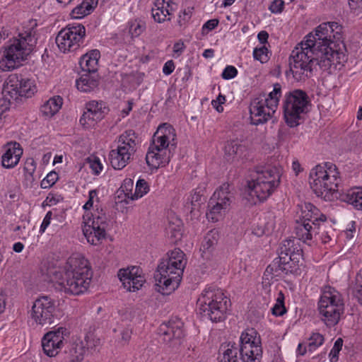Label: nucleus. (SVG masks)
I'll return each mask as SVG.
<instances>
[{"instance_id":"nucleus-52","label":"nucleus","mask_w":362,"mask_h":362,"mask_svg":"<svg viewBox=\"0 0 362 362\" xmlns=\"http://www.w3.org/2000/svg\"><path fill=\"white\" fill-rule=\"evenodd\" d=\"M134 187V182L130 178H127L123 181L121 186L122 192L124 193L125 197L132 200L134 193L132 192Z\"/></svg>"},{"instance_id":"nucleus-19","label":"nucleus","mask_w":362,"mask_h":362,"mask_svg":"<svg viewBox=\"0 0 362 362\" xmlns=\"http://www.w3.org/2000/svg\"><path fill=\"white\" fill-rule=\"evenodd\" d=\"M269 182H262L256 178L247 182V199L252 204L265 201L269 197L277 187L269 184Z\"/></svg>"},{"instance_id":"nucleus-10","label":"nucleus","mask_w":362,"mask_h":362,"mask_svg":"<svg viewBox=\"0 0 362 362\" xmlns=\"http://www.w3.org/2000/svg\"><path fill=\"white\" fill-rule=\"evenodd\" d=\"M310 105V98L305 90L293 89L286 92L282 98V110L286 124L290 127L299 125Z\"/></svg>"},{"instance_id":"nucleus-47","label":"nucleus","mask_w":362,"mask_h":362,"mask_svg":"<svg viewBox=\"0 0 362 362\" xmlns=\"http://www.w3.org/2000/svg\"><path fill=\"white\" fill-rule=\"evenodd\" d=\"M13 95L4 94V86L3 87L1 97L0 98V116L2 117L4 112L9 110L12 100H16V98L12 97Z\"/></svg>"},{"instance_id":"nucleus-6","label":"nucleus","mask_w":362,"mask_h":362,"mask_svg":"<svg viewBox=\"0 0 362 362\" xmlns=\"http://www.w3.org/2000/svg\"><path fill=\"white\" fill-rule=\"evenodd\" d=\"M175 129L172 125L163 123L158 126L146 155L147 165L151 169L167 165L175 150L176 142Z\"/></svg>"},{"instance_id":"nucleus-64","label":"nucleus","mask_w":362,"mask_h":362,"mask_svg":"<svg viewBox=\"0 0 362 362\" xmlns=\"http://www.w3.org/2000/svg\"><path fill=\"white\" fill-rule=\"evenodd\" d=\"M132 334V331L131 328H124L121 332L122 340L127 343L130 339Z\"/></svg>"},{"instance_id":"nucleus-14","label":"nucleus","mask_w":362,"mask_h":362,"mask_svg":"<svg viewBox=\"0 0 362 362\" xmlns=\"http://www.w3.org/2000/svg\"><path fill=\"white\" fill-rule=\"evenodd\" d=\"M86 28L80 23H72L60 30L56 37V43L64 53L78 49L83 43Z\"/></svg>"},{"instance_id":"nucleus-13","label":"nucleus","mask_w":362,"mask_h":362,"mask_svg":"<svg viewBox=\"0 0 362 362\" xmlns=\"http://www.w3.org/2000/svg\"><path fill=\"white\" fill-rule=\"evenodd\" d=\"M117 146L109 153V160L115 170L123 169L133 158L136 151L137 136L134 131L129 129L122 134L117 141Z\"/></svg>"},{"instance_id":"nucleus-51","label":"nucleus","mask_w":362,"mask_h":362,"mask_svg":"<svg viewBox=\"0 0 362 362\" xmlns=\"http://www.w3.org/2000/svg\"><path fill=\"white\" fill-rule=\"evenodd\" d=\"M343 346V340L341 338H338L329 352V357L331 362H337L339 359V353L341 350Z\"/></svg>"},{"instance_id":"nucleus-30","label":"nucleus","mask_w":362,"mask_h":362,"mask_svg":"<svg viewBox=\"0 0 362 362\" xmlns=\"http://www.w3.org/2000/svg\"><path fill=\"white\" fill-rule=\"evenodd\" d=\"M98 4V0H82L74 8L70 16L72 18L81 19L90 14Z\"/></svg>"},{"instance_id":"nucleus-44","label":"nucleus","mask_w":362,"mask_h":362,"mask_svg":"<svg viewBox=\"0 0 362 362\" xmlns=\"http://www.w3.org/2000/svg\"><path fill=\"white\" fill-rule=\"evenodd\" d=\"M149 189L150 187L148 182L144 179H139L136 183L132 200L141 198L149 192Z\"/></svg>"},{"instance_id":"nucleus-56","label":"nucleus","mask_w":362,"mask_h":362,"mask_svg":"<svg viewBox=\"0 0 362 362\" xmlns=\"http://www.w3.org/2000/svg\"><path fill=\"white\" fill-rule=\"evenodd\" d=\"M36 170V163L33 158H28L23 168V173H34Z\"/></svg>"},{"instance_id":"nucleus-20","label":"nucleus","mask_w":362,"mask_h":362,"mask_svg":"<svg viewBox=\"0 0 362 362\" xmlns=\"http://www.w3.org/2000/svg\"><path fill=\"white\" fill-rule=\"evenodd\" d=\"M141 269L136 267L119 270L118 278L127 291L134 292L142 287L146 280L141 274Z\"/></svg>"},{"instance_id":"nucleus-9","label":"nucleus","mask_w":362,"mask_h":362,"mask_svg":"<svg viewBox=\"0 0 362 362\" xmlns=\"http://www.w3.org/2000/svg\"><path fill=\"white\" fill-rule=\"evenodd\" d=\"M344 308L342 294L334 287L325 286L317 302V310L320 320L327 327H333L340 321Z\"/></svg>"},{"instance_id":"nucleus-36","label":"nucleus","mask_w":362,"mask_h":362,"mask_svg":"<svg viewBox=\"0 0 362 362\" xmlns=\"http://www.w3.org/2000/svg\"><path fill=\"white\" fill-rule=\"evenodd\" d=\"M300 255H293V257H284L283 262L284 263V268L286 275L289 274H298L300 272Z\"/></svg>"},{"instance_id":"nucleus-58","label":"nucleus","mask_w":362,"mask_h":362,"mask_svg":"<svg viewBox=\"0 0 362 362\" xmlns=\"http://www.w3.org/2000/svg\"><path fill=\"white\" fill-rule=\"evenodd\" d=\"M52 211H48L45 216L43 218V221L41 223V226L40 227V230L39 232L42 234L43 233H45V230L47 229V228L49 226L50 224V222H51V219H52Z\"/></svg>"},{"instance_id":"nucleus-8","label":"nucleus","mask_w":362,"mask_h":362,"mask_svg":"<svg viewBox=\"0 0 362 362\" xmlns=\"http://www.w3.org/2000/svg\"><path fill=\"white\" fill-rule=\"evenodd\" d=\"M230 300L223 291L216 286L206 288L197 300V305L203 317L213 322L224 320Z\"/></svg>"},{"instance_id":"nucleus-27","label":"nucleus","mask_w":362,"mask_h":362,"mask_svg":"<svg viewBox=\"0 0 362 362\" xmlns=\"http://www.w3.org/2000/svg\"><path fill=\"white\" fill-rule=\"evenodd\" d=\"M100 57V52L98 49H92L83 54L79 61V65L82 71L86 73L96 72Z\"/></svg>"},{"instance_id":"nucleus-16","label":"nucleus","mask_w":362,"mask_h":362,"mask_svg":"<svg viewBox=\"0 0 362 362\" xmlns=\"http://www.w3.org/2000/svg\"><path fill=\"white\" fill-rule=\"evenodd\" d=\"M69 334V332L64 327L47 332L41 341L44 354L49 358L57 356L64 346L65 337Z\"/></svg>"},{"instance_id":"nucleus-41","label":"nucleus","mask_w":362,"mask_h":362,"mask_svg":"<svg viewBox=\"0 0 362 362\" xmlns=\"http://www.w3.org/2000/svg\"><path fill=\"white\" fill-rule=\"evenodd\" d=\"M87 354H92L96 351L101 345L100 339L98 338L93 332H88L86 334L83 340Z\"/></svg>"},{"instance_id":"nucleus-2","label":"nucleus","mask_w":362,"mask_h":362,"mask_svg":"<svg viewBox=\"0 0 362 362\" xmlns=\"http://www.w3.org/2000/svg\"><path fill=\"white\" fill-rule=\"evenodd\" d=\"M37 23L30 19L23 25L17 36L10 39L0 48V70L13 71L21 67L36 46Z\"/></svg>"},{"instance_id":"nucleus-49","label":"nucleus","mask_w":362,"mask_h":362,"mask_svg":"<svg viewBox=\"0 0 362 362\" xmlns=\"http://www.w3.org/2000/svg\"><path fill=\"white\" fill-rule=\"evenodd\" d=\"M59 179V175L55 171L49 172L41 181L40 187L42 189H48L52 187Z\"/></svg>"},{"instance_id":"nucleus-60","label":"nucleus","mask_w":362,"mask_h":362,"mask_svg":"<svg viewBox=\"0 0 362 362\" xmlns=\"http://www.w3.org/2000/svg\"><path fill=\"white\" fill-rule=\"evenodd\" d=\"M218 20L216 18L207 21L202 26V30H206L208 32L215 29L218 25Z\"/></svg>"},{"instance_id":"nucleus-54","label":"nucleus","mask_w":362,"mask_h":362,"mask_svg":"<svg viewBox=\"0 0 362 362\" xmlns=\"http://www.w3.org/2000/svg\"><path fill=\"white\" fill-rule=\"evenodd\" d=\"M95 199L97 200L98 199V191L96 189H91L88 193V199L83 206V209L86 211V212H88V211L93 206Z\"/></svg>"},{"instance_id":"nucleus-42","label":"nucleus","mask_w":362,"mask_h":362,"mask_svg":"<svg viewBox=\"0 0 362 362\" xmlns=\"http://www.w3.org/2000/svg\"><path fill=\"white\" fill-rule=\"evenodd\" d=\"M285 296L282 291L278 292L276 303L272 308V313L276 316L280 317L286 313V309L284 305Z\"/></svg>"},{"instance_id":"nucleus-24","label":"nucleus","mask_w":362,"mask_h":362,"mask_svg":"<svg viewBox=\"0 0 362 362\" xmlns=\"http://www.w3.org/2000/svg\"><path fill=\"white\" fill-rule=\"evenodd\" d=\"M174 6L171 0H155L151 8L153 18L159 23L170 21L175 11Z\"/></svg>"},{"instance_id":"nucleus-23","label":"nucleus","mask_w":362,"mask_h":362,"mask_svg":"<svg viewBox=\"0 0 362 362\" xmlns=\"http://www.w3.org/2000/svg\"><path fill=\"white\" fill-rule=\"evenodd\" d=\"M5 152L1 156L2 166L6 169L16 167L23 155V148L20 144L14 141L7 143L4 146Z\"/></svg>"},{"instance_id":"nucleus-48","label":"nucleus","mask_w":362,"mask_h":362,"mask_svg":"<svg viewBox=\"0 0 362 362\" xmlns=\"http://www.w3.org/2000/svg\"><path fill=\"white\" fill-rule=\"evenodd\" d=\"M202 197L203 194L201 193V190L196 189L193 194L190 195V197L187 199L186 206L189 208L188 205L190 204L191 211L197 209L199 207Z\"/></svg>"},{"instance_id":"nucleus-34","label":"nucleus","mask_w":362,"mask_h":362,"mask_svg":"<svg viewBox=\"0 0 362 362\" xmlns=\"http://www.w3.org/2000/svg\"><path fill=\"white\" fill-rule=\"evenodd\" d=\"M284 264L283 257L279 255V257H276L272 263L267 266L264 272V276H269L272 279L286 275L285 270H284V268L285 267ZM267 278L269 279V277Z\"/></svg>"},{"instance_id":"nucleus-59","label":"nucleus","mask_w":362,"mask_h":362,"mask_svg":"<svg viewBox=\"0 0 362 362\" xmlns=\"http://www.w3.org/2000/svg\"><path fill=\"white\" fill-rule=\"evenodd\" d=\"M193 9L194 8L192 7H188L187 8L184 9L182 13L179 16V23H182V22L185 23L188 21L192 16Z\"/></svg>"},{"instance_id":"nucleus-22","label":"nucleus","mask_w":362,"mask_h":362,"mask_svg":"<svg viewBox=\"0 0 362 362\" xmlns=\"http://www.w3.org/2000/svg\"><path fill=\"white\" fill-rule=\"evenodd\" d=\"M183 326L184 324L180 320H173L168 323H162L158 333L164 342L169 343L173 340H179L185 336Z\"/></svg>"},{"instance_id":"nucleus-53","label":"nucleus","mask_w":362,"mask_h":362,"mask_svg":"<svg viewBox=\"0 0 362 362\" xmlns=\"http://www.w3.org/2000/svg\"><path fill=\"white\" fill-rule=\"evenodd\" d=\"M237 75V69L233 66L228 65L223 69L221 77L225 80H230L234 78Z\"/></svg>"},{"instance_id":"nucleus-43","label":"nucleus","mask_w":362,"mask_h":362,"mask_svg":"<svg viewBox=\"0 0 362 362\" xmlns=\"http://www.w3.org/2000/svg\"><path fill=\"white\" fill-rule=\"evenodd\" d=\"M129 31L132 37L139 36L146 29V23L139 19L130 21L129 23Z\"/></svg>"},{"instance_id":"nucleus-45","label":"nucleus","mask_w":362,"mask_h":362,"mask_svg":"<svg viewBox=\"0 0 362 362\" xmlns=\"http://www.w3.org/2000/svg\"><path fill=\"white\" fill-rule=\"evenodd\" d=\"M325 341L324 336L319 332L313 333L308 339L307 345L309 351L312 352L316 350L319 346L323 344Z\"/></svg>"},{"instance_id":"nucleus-28","label":"nucleus","mask_w":362,"mask_h":362,"mask_svg":"<svg viewBox=\"0 0 362 362\" xmlns=\"http://www.w3.org/2000/svg\"><path fill=\"white\" fill-rule=\"evenodd\" d=\"M319 228L315 227L309 222L296 221V226L295 228L296 235L297 240H301L305 243L310 245L313 240V235L317 233Z\"/></svg>"},{"instance_id":"nucleus-40","label":"nucleus","mask_w":362,"mask_h":362,"mask_svg":"<svg viewBox=\"0 0 362 362\" xmlns=\"http://www.w3.org/2000/svg\"><path fill=\"white\" fill-rule=\"evenodd\" d=\"M228 209L219 206L218 204L209 203V211L206 213L207 218L212 222L221 220Z\"/></svg>"},{"instance_id":"nucleus-32","label":"nucleus","mask_w":362,"mask_h":362,"mask_svg":"<svg viewBox=\"0 0 362 362\" xmlns=\"http://www.w3.org/2000/svg\"><path fill=\"white\" fill-rule=\"evenodd\" d=\"M63 99L57 95L49 98L40 107L41 113L47 117L54 115L62 107Z\"/></svg>"},{"instance_id":"nucleus-3","label":"nucleus","mask_w":362,"mask_h":362,"mask_svg":"<svg viewBox=\"0 0 362 362\" xmlns=\"http://www.w3.org/2000/svg\"><path fill=\"white\" fill-rule=\"evenodd\" d=\"M92 276L88 259L78 254L71 256L62 270L54 273L59 291L71 296L86 293L90 286Z\"/></svg>"},{"instance_id":"nucleus-61","label":"nucleus","mask_w":362,"mask_h":362,"mask_svg":"<svg viewBox=\"0 0 362 362\" xmlns=\"http://www.w3.org/2000/svg\"><path fill=\"white\" fill-rule=\"evenodd\" d=\"M357 294L359 299L362 301V268L356 275Z\"/></svg>"},{"instance_id":"nucleus-4","label":"nucleus","mask_w":362,"mask_h":362,"mask_svg":"<svg viewBox=\"0 0 362 362\" xmlns=\"http://www.w3.org/2000/svg\"><path fill=\"white\" fill-rule=\"evenodd\" d=\"M185 257L180 249L175 248L161 259L154 274L156 291L168 295L179 286L187 264Z\"/></svg>"},{"instance_id":"nucleus-1","label":"nucleus","mask_w":362,"mask_h":362,"mask_svg":"<svg viewBox=\"0 0 362 362\" xmlns=\"http://www.w3.org/2000/svg\"><path fill=\"white\" fill-rule=\"evenodd\" d=\"M345 52L341 25L337 22L322 23L292 51L290 71L296 81H302L311 76L314 62L329 73L340 70L347 61Z\"/></svg>"},{"instance_id":"nucleus-63","label":"nucleus","mask_w":362,"mask_h":362,"mask_svg":"<svg viewBox=\"0 0 362 362\" xmlns=\"http://www.w3.org/2000/svg\"><path fill=\"white\" fill-rule=\"evenodd\" d=\"M185 45L182 42H177L173 45V52L176 57H179L184 52Z\"/></svg>"},{"instance_id":"nucleus-17","label":"nucleus","mask_w":362,"mask_h":362,"mask_svg":"<svg viewBox=\"0 0 362 362\" xmlns=\"http://www.w3.org/2000/svg\"><path fill=\"white\" fill-rule=\"evenodd\" d=\"M55 310L54 301L48 296H41L32 308V318L40 325L52 324Z\"/></svg>"},{"instance_id":"nucleus-38","label":"nucleus","mask_w":362,"mask_h":362,"mask_svg":"<svg viewBox=\"0 0 362 362\" xmlns=\"http://www.w3.org/2000/svg\"><path fill=\"white\" fill-rule=\"evenodd\" d=\"M344 201L356 209L362 210V188L349 189L344 196Z\"/></svg>"},{"instance_id":"nucleus-39","label":"nucleus","mask_w":362,"mask_h":362,"mask_svg":"<svg viewBox=\"0 0 362 362\" xmlns=\"http://www.w3.org/2000/svg\"><path fill=\"white\" fill-rule=\"evenodd\" d=\"M166 230L172 242L176 243L180 240L182 235V221L178 218H176L174 222L170 221Z\"/></svg>"},{"instance_id":"nucleus-26","label":"nucleus","mask_w":362,"mask_h":362,"mask_svg":"<svg viewBox=\"0 0 362 362\" xmlns=\"http://www.w3.org/2000/svg\"><path fill=\"white\" fill-rule=\"evenodd\" d=\"M282 174V169L280 166H268L264 169L258 171L256 179L262 182H269V184L278 187L280 184V179Z\"/></svg>"},{"instance_id":"nucleus-29","label":"nucleus","mask_w":362,"mask_h":362,"mask_svg":"<svg viewBox=\"0 0 362 362\" xmlns=\"http://www.w3.org/2000/svg\"><path fill=\"white\" fill-rule=\"evenodd\" d=\"M210 203L218 204L219 206L229 209L230 206V193L229 185L224 183L217 189L210 199Z\"/></svg>"},{"instance_id":"nucleus-62","label":"nucleus","mask_w":362,"mask_h":362,"mask_svg":"<svg viewBox=\"0 0 362 362\" xmlns=\"http://www.w3.org/2000/svg\"><path fill=\"white\" fill-rule=\"evenodd\" d=\"M174 70H175V64L173 60H168L164 64L163 67V73L165 75L168 76V75L171 74Z\"/></svg>"},{"instance_id":"nucleus-46","label":"nucleus","mask_w":362,"mask_h":362,"mask_svg":"<svg viewBox=\"0 0 362 362\" xmlns=\"http://www.w3.org/2000/svg\"><path fill=\"white\" fill-rule=\"evenodd\" d=\"M269 52L265 45L260 47H255L253 50V57L255 60L260 62L262 64L266 63L269 59Z\"/></svg>"},{"instance_id":"nucleus-15","label":"nucleus","mask_w":362,"mask_h":362,"mask_svg":"<svg viewBox=\"0 0 362 362\" xmlns=\"http://www.w3.org/2000/svg\"><path fill=\"white\" fill-rule=\"evenodd\" d=\"M37 91L35 81L21 74H11L4 82V94H11L18 99L20 96L30 98Z\"/></svg>"},{"instance_id":"nucleus-37","label":"nucleus","mask_w":362,"mask_h":362,"mask_svg":"<svg viewBox=\"0 0 362 362\" xmlns=\"http://www.w3.org/2000/svg\"><path fill=\"white\" fill-rule=\"evenodd\" d=\"M246 151V146L235 140L228 141L225 146V153L230 156H237L243 158L245 157Z\"/></svg>"},{"instance_id":"nucleus-5","label":"nucleus","mask_w":362,"mask_h":362,"mask_svg":"<svg viewBox=\"0 0 362 362\" xmlns=\"http://www.w3.org/2000/svg\"><path fill=\"white\" fill-rule=\"evenodd\" d=\"M221 362H261L262 341L259 334L253 328L244 330L240 337L239 347L235 343L223 344Z\"/></svg>"},{"instance_id":"nucleus-11","label":"nucleus","mask_w":362,"mask_h":362,"mask_svg":"<svg viewBox=\"0 0 362 362\" xmlns=\"http://www.w3.org/2000/svg\"><path fill=\"white\" fill-rule=\"evenodd\" d=\"M281 96V86L279 83H275L267 98H255L250 105L251 124L259 125L267 122L276 112Z\"/></svg>"},{"instance_id":"nucleus-7","label":"nucleus","mask_w":362,"mask_h":362,"mask_svg":"<svg viewBox=\"0 0 362 362\" xmlns=\"http://www.w3.org/2000/svg\"><path fill=\"white\" fill-rule=\"evenodd\" d=\"M310 187L317 197L329 199L333 192L338 190L341 182L337 166L330 162L316 165L310 173Z\"/></svg>"},{"instance_id":"nucleus-57","label":"nucleus","mask_w":362,"mask_h":362,"mask_svg":"<svg viewBox=\"0 0 362 362\" xmlns=\"http://www.w3.org/2000/svg\"><path fill=\"white\" fill-rule=\"evenodd\" d=\"M63 200V197L60 194H54V193H49L47 197H46L45 202L49 206L55 205L57 203L62 202Z\"/></svg>"},{"instance_id":"nucleus-33","label":"nucleus","mask_w":362,"mask_h":362,"mask_svg":"<svg viewBox=\"0 0 362 362\" xmlns=\"http://www.w3.org/2000/svg\"><path fill=\"white\" fill-rule=\"evenodd\" d=\"M67 352L72 358L71 361L76 362H81L84 356L88 354L83 339L80 338L73 339Z\"/></svg>"},{"instance_id":"nucleus-35","label":"nucleus","mask_w":362,"mask_h":362,"mask_svg":"<svg viewBox=\"0 0 362 362\" xmlns=\"http://www.w3.org/2000/svg\"><path fill=\"white\" fill-rule=\"evenodd\" d=\"M76 85L77 88L82 92H90L98 85L97 78L90 75V73L83 74L81 77L76 80Z\"/></svg>"},{"instance_id":"nucleus-21","label":"nucleus","mask_w":362,"mask_h":362,"mask_svg":"<svg viewBox=\"0 0 362 362\" xmlns=\"http://www.w3.org/2000/svg\"><path fill=\"white\" fill-rule=\"evenodd\" d=\"M219 238V232L216 229L209 230L204 236L200 247L204 259L211 262H216L218 259L219 252L217 247Z\"/></svg>"},{"instance_id":"nucleus-55","label":"nucleus","mask_w":362,"mask_h":362,"mask_svg":"<svg viewBox=\"0 0 362 362\" xmlns=\"http://www.w3.org/2000/svg\"><path fill=\"white\" fill-rule=\"evenodd\" d=\"M284 8V1L283 0H274L269 7V11L273 13H281Z\"/></svg>"},{"instance_id":"nucleus-12","label":"nucleus","mask_w":362,"mask_h":362,"mask_svg":"<svg viewBox=\"0 0 362 362\" xmlns=\"http://www.w3.org/2000/svg\"><path fill=\"white\" fill-rule=\"evenodd\" d=\"M83 233L87 241L93 245H98L106 238L110 220L103 209L94 213L85 212L83 216Z\"/></svg>"},{"instance_id":"nucleus-50","label":"nucleus","mask_w":362,"mask_h":362,"mask_svg":"<svg viewBox=\"0 0 362 362\" xmlns=\"http://www.w3.org/2000/svg\"><path fill=\"white\" fill-rule=\"evenodd\" d=\"M88 163L93 175H98L102 172L103 165L98 157L88 158Z\"/></svg>"},{"instance_id":"nucleus-25","label":"nucleus","mask_w":362,"mask_h":362,"mask_svg":"<svg viewBox=\"0 0 362 362\" xmlns=\"http://www.w3.org/2000/svg\"><path fill=\"white\" fill-rule=\"evenodd\" d=\"M327 217L311 203H305L301 209V214L298 221L309 222L311 225L319 228L321 222H325Z\"/></svg>"},{"instance_id":"nucleus-18","label":"nucleus","mask_w":362,"mask_h":362,"mask_svg":"<svg viewBox=\"0 0 362 362\" xmlns=\"http://www.w3.org/2000/svg\"><path fill=\"white\" fill-rule=\"evenodd\" d=\"M108 108L103 101L91 100L86 104V111L80 118L79 122L85 129L95 126L107 114Z\"/></svg>"},{"instance_id":"nucleus-31","label":"nucleus","mask_w":362,"mask_h":362,"mask_svg":"<svg viewBox=\"0 0 362 362\" xmlns=\"http://www.w3.org/2000/svg\"><path fill=\"white\" fill-rule=\"evenodd\" d=\"M279 255L283 257H293V255H300L302 257V249L297 240H285L279 247Z\"/></svg>"}]
</instances>
